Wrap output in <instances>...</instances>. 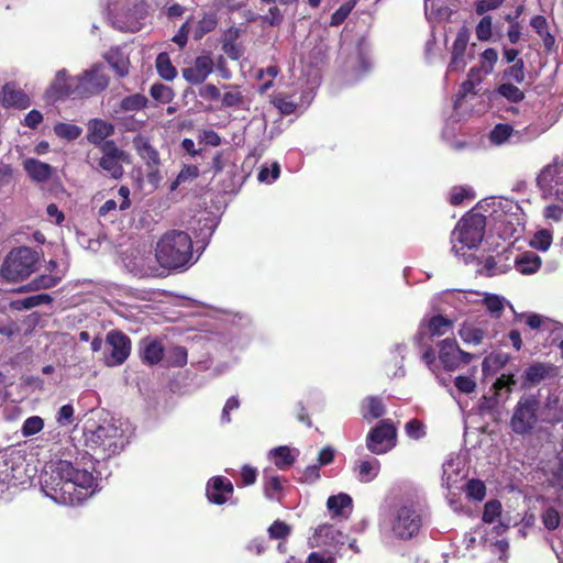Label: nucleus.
Here are the masks:
<instances>
[{"label": "nucleus", "instance_id": "f257e3e1", "mask_svg": "<svg viewBox=\"0 0 563 563\" xmlns=\"http://www.w3.org/2000/svg\"><path fill=\"white\" fill-rule=\"evenodd\" d=\"M42 490L54 501L75 505L93 493L97 479L86 467L66 460L51 461L41 475Z\"/></svg>", "mask_w": 563, "mask_h": 563}, {"label": "nucleus", "instance_id": "f03ea898", "mask_svg": "<svg viewBox=\"0 0 563 563\" xmlns=\"http://www.w3.org/2000/svg\"><path fill=\"white\" fill-rule=\"evenodd\" d=\"M84 439L86 448L101 459L120 453L128 442L122 424L114 419H104L101 423L88 420Z\"/></svg>", "mask_w": 563, "mask_h": 563}, {"label": "nucleus", "instance_id": "7ed1b4c3", "mask_svg": "<svg viewBox=\"0 0 563 563\" xmlns=\"http://www.w3.org/2000/svg\"><path fill=\"white\" fill-rule=\"evenodd\" d=\"M155 257L164 268L187 269L195 263L190 235L180 230L164 233L156 244Z\"/></svg>", "mask_w": 563, "mask_h": 563}, {"label": "nucleus", "instance_id": "20e7f679", "mask_svg": "<svg viewBox=\"0 0 563 563\" xmlns=\"http://www.w3.org/2000/svg\"><path fill=\"white\" fill-rule=\"evenodd\" d=\"M486 219L479 213L467 214L462 218L452 232V252L456 256H464V250L477 247L484 238Z\"/></svg>", "mask_w": 563, "mask_h": 563}, {"label": "nucleus", "instance_id": "39448f33", "mask_svg": "<svg viewBox=\"0 0 563 563\" xmlns=\"http://www.w3.org/2000/svg\"><path fill=\"white\" fill-rule=\"evenodd\" d=\"M40 254L27 246L11 250L1 265V277L10 283L22 282L35 272Z\"/></svg>", "mask_w": 563, "mask_h": 563}, {"label": "nucleus", "instance_id": "423d86ee", "mask_svg": "<svg viewBox=\"0 0 563 563\" xmlns=\"http://www.w3.org/2000/svg\"><path fill=\"white\" fill-rule=\"evenodd\" d=\"M540 402L532 396L521 397L514 408L510 428L518 435L530 434L539 421Z\"/></svg>", "mask_w": 563, "mask_h": 563}, {"label": "nucleus", "instance_id": "0eeeda50", "mask_svg": "<svg viewBox=\"0 0 563 563\" xmlns=\"http://www.w3.org/2000/svg\"><path fill=\"white\" fill-rule=\"evenodd\" d=\"M537 183L544 197L563 200V159L555 157L544 166Z\"/></svg>", "mask_w": 563, "mask_h": 563}, {"label": "nucleus", "instance_id": "6e6552de", "mask_svg": "<svg viewBox=\"0 0 563 563\" xmlns=\"http://www.w3.org/2000/svg\"><path fill=\"white\" fill-rule=\"evenodd\" d=\"M103 363L109 367L122 365L131 353L129 336L120 331H110L104 341Z\"/></svg>", "mask_w": 563, "mask_h": 563}, {"label": "nucleus", "instance_id": "1a4fd4ad", "mask_svg": "<svg viewBox=\"0 0 563 563\" xmlns=\"http://www.w3.org/2000/svg\"><path fill=\"white\" fill-rule=\"evenodd\" d=\"M421 527L420 515L409 506L399 507L391 519V531L397 538L410 539Z\"/></svg>", "mask_w": 563, "mask_h": 563}, {"label": "nucleus", "instance_id": "9d476101", "mask_svg": "<svg viewBox=\"0 0 563 563\" xmlns=\"http://www.w3.org/2000/svg\"><path fill=\"white\" fill-rule=\"evenodd\" d=\"M99 168L114 179L121 178L123 175L122 164L130 163L129 154L119 150L112 141L102 144Z\"/></svg>", "mask_w": 563, "mask_h": 563}, {"label": "nucleus", "instance_id": "9b49d317", "mask_svg": "<svg viewBox=\"0 0 563 563\" xmlns=\"http://www.w3.org/2000/svg\"><path fill=\"white\" fill-rule=\"evenodd\" d=\"M439 360L446 371H455L462 365H466L473 358V355L461 350L454 339H444L439 342Z\"/></svg>", "mask_w": 563, "mask_h": 563}, {"label": "nucleus", "instance_id": "f8f14e48", "mask_svg": "<svg viewBox=\"0 0 563 563\" xmlns=\"http://www.w3.org/2000/svg\"><path fill=\"white\" fill-rule=\"evenodd\" d=\"M396 444V428L387 420L382 421L367 435V449L375 454H383Z\"/></svg>", "mask_w": 563, "mask_h": 563}, {"label": "nucleus", "instance_id": "ddd939ff", "mask_svg": "<svg viewBox=\"0 0 563 563\" xmlns=\"http://www.w3.org/2000/svg\"><path fill=\"white\" fill-rule=\"evenodd\" d=\"M108 85L109 77L104 73L103 67L96 65L78 77L75 91L82 97H88L101 92Z\"/></svg>", "mask_w": 563, "mask_h": 563}, {"label": "nucleus", "instance_id": "4468645a", "mask_svg": "<svg viewBox=\"0 0 563 563\" xmlns=\"http://www.w3.org/2000/svg\"><path fill=\"white\" fill-rule=\"evenodd\" d=\"M471 31L466 26H462L451 48V59L448 66L449 73L462 71L467 65L466 48L470 41Z\"/></svg>", "mask_w": 563, "mask_h": 563}, {"label": "nucleus", "instance_id": "2eb2a0df", "mask_svg": "<svg viewBox=\"0 0 563 563\" xmlns=\"http://www.w3.org/2000/svg\"><path fill=\"white\" fill-rule=\"evenodd\" d=\"M452 325V320L441 314L433 316L430 319H423L420 322L415 341L417 344H422L424 335H429L430 338L442 336L451 331Z\"/></svg>", "mask_w": 563, "mask_h": 563}, {"label": "nucleus", "instance_id": "dca6fc26", "mask_svg": "<svg viewBox=\"0 0 563 563\" xmlns=\"http://www.w3.org/2000/svg\"><path fill=\"white\" fill-rule=\"evenodd\" d=\"M213 71V60L209 55L198 56L191 66L183 69V77L192 85L201 84Z\"/></svg>", "mask_w": 563, "mask_h": 563}, {"label": "nucleus", "instance_id": "f3484780", "mask_svg": "<svg viewBox=\"0 0 563 563\" xmlns=\"http://www.w3.org/2000/svg\"><path fill=\"white\" fill-rule=\"evenodd\" d=\"M233 493L232 483L223 477H214L207 487L208 499L217 505H222Z\"/></svg>", "mask_w": 563, "mask_h": 563}, {"label": "nucleus", "instance_id": "a211bd4d", "mask_svg": "<svg viewBox=\"0 0 563 563\" xmlns=\"http://www.w3.org/2000/svg\"><path fill=\"white\" fill-rule=\"evenodd\" d=\"M88 134L87 139L91 144L100 145L104 144V140L113 134L114 126L101 119H92L87 124Z\"/></svg>", "mask_w": 563, "mask_h": 563}, {"label": "nucleus", "instance_id": "6ab92c4d", "mask_svg": "<svg viewBox=\"0 0 563 563\" xmlns=\"http://www.w3.org/2000/svg\"><path fill=\"white\" fill-rule=\"evenodd\" d=\"M23 168L27 176L35 183L47 181L54 172V168L44 162L36 158H26L23 161Z\"/></svg>", "mask_w": 563, "mask_h": 563}, {"label": "nucleus", "instance_id": "aec40b11", "mask_svg": "<svg viewBox=\"0 0 563 563\" xmlns=\"http://www.w3.org/2000/svg\"><path fill=\"white\" fill-rule=\"evenodd\" d=\"M133 146L137 154L145 162L147 167L159 166L161 159L156 148L150 143L146 136L137 135L133 139Z\"/></svg>", "mask_w": 563, "mask_h": 563}, {"label": "nucleus", "instance_id": "412c9836", "mask_svg": "<svg viewBox=\"0 0 563 563\" xmlns=\"http://www.w3.org/2000/svg\"><path fill=\"white\" fill-rule=\"evenodd\" d=\"M142 360L150 365L159 363L164 356V346L161 341L144 339L141 343Z\"/></svg>", "mask_w": 563, "mask_h": 563}, {"label": "nucleus", "instance_id": "4be33fe9", "mask_svg": "<svg viewBox=\"0 0 563 563\" xmlns=\"http://www.w3.org/2000/svg\"><path fill=\"white\" fill-rule=\"evenodd\" d=\"M343 534L331 525H321L316 529L314 542L318 547L341 543Z\"/></svg>", "mask_w": 563, "mask_h": 563}, {"label": "nucleus", "instance_id": "5701e85b", "mask_svg": "<svg viewBox=\"0 0 563 563\" xmlns=\"http://www.w3.org/2000/svg\"><path fill=\"white\" fill-rule=\"evenodd\" d=\"M118 196L120 198L119 203L114 199H109L99 208L98 213L100 217H106L108 213L117 209L123 211L130 208V189L126 186L120 187V189L118 190Z\"/></svg>", "mask_w": 563, "mask_h": 563}, {"label": "nucleus", "instance_id": "b1692460", "mask_svg": "<svg viewBox=\"0 0 563 563\" xmlns=\"http://www.w3.org/2000/svg\"><path fill=\"white\" fill-rule=\"evenodd\" d=\"M327 507L333 516L347 517L352 510V498L343 493L330 496L327 501Z\"/></svg>", "mask_w": 563, "mask_h": 563}, {"label": "nucleus", "instance_id": "393cba45", "mask_svg": "<svg viewBox=\"0 0 563 563\" xmlns=\"http://www.w3.org/2000/svg\"><path fill=\"white\" fill-rule=\"evenodd\" d=\"M264 494L269 500H279L283 490V483L279 476L275 475L272 470H264L263 474Z\"/></svg>", "mask_w": 563, "mask_h": 563}, {"label": "nucleus", "instance_id": "a878e982", "mask_svg": "<svg viewBox=\"0 0 563 563\" xmlns=\"http://www.w3.org/2000/svg\"><path fill=\"white\" fill-rule=\"evenodd\" d=\"M540 266L541 258L533 252H525L515 260L516 269L523 275L536 273Z\"/></svg>", "mask_w": 563, "mask_h": 563}, {"label": "nucleus", "instance_id": "bb28decb", "mask_svg": "<svg viewBox=\"0 0 563 563\" xmlns=\"http://www.w3.org/2000/svg\"><path fill=\"white\" fill-rule=\"evenodd\" d=\"M380 463L377 459L360 461L355 467L356 476L362 483L372 482L379 473Z\"/></svg>", "mask_w": 563, "mask_h": 563}, {"label": "nucleus", "instance_id": "cd10ccee", "mask_svg": "<svg viewBox=\"0 0 563 563\" xmlns=\"http://www.w3.org/2000/svg\"><path fill=\"white\" fill-rule=\"evenodd\" d=\"M553 367L544 363H536L529 366L525 372V380L531 385H537L551 376Z\"/></svg>", "mask_w": 563, "mask_h": 563}, {"label": "nucleus", "instance_id": "c85d7f7f", "mask_svg": "<svg viewBox=\"0 0 563 563\" xmlns=\"http://www.w3.org/2000/svg\"><path fill=\"white\" fill-rule=\"evenodd\" d=\"M521 137L519 131H515L509 124H497L490 132V142L496 145H501L507 141L516 139L519 141Z\"/></svg>", "mask_w": 563, "mask_h": 563}, {"label": "nucleus", "instance_id": "c756f323", "mask_svg": "<svg viewBox=\"0 0 563 563\" xmlns=\"http://www.w3.org/2000/svg\"><path fill=\"white\" fill-rule=\"evenodd\" d=\"M106 58L112 69L120 76L125 77L129 74V58L119 49H110L106 55Z\"/></svg>", "mask_w": 563, "mask_h": 563}, {"label": "nucleus", "instance_id": "7c9ffc66", "mask_svg": "<svg viewBox=\"0 0 563 563\" xmlns=\"http://www.w3.org/2000/svg\"><path fill=\"white\" fill-rule=\"evenodd\" d=\"M459 335L465 343L478 345L487 336V333L479 327L463 324L459 330Z\"/></svg>", "mask_w": 563, "mask_h": 563}, {"label": "nucleus", "instance_id": "2f4dec72", "mask_svg": "<svg viewBox=\"0 0 563 563\" xmlns=\"http://www.w3.org/2000/svg\"><path fill=\"white\" fill-rule=\"evenodd\" d=\"M385 413V407L380 399L368 397L363 401L362 415L365 419L372 420L382 417Z\"/></svg>", "mask_w": 563, "mask_h": 563}, {"label": "nucleus", "instance_id": "473e14b6", "mask_svg": "<svg viewBox=\"0 0 563 563\" xmlns=\"http://www.w3.org/2000/svg\"><path fill=\"white\" fill-rule=\"evenodd\" d=\"M495 93L514 103L520 102L525 98V92L510 81L500 84Z\"/></svg>", "mask_w": 563, "mask_h": 563}, {"label": "nucleus", "instance_id": "72a5a7b5", "mask_svg": "<svg viewBox=\"0 0 563 563\" xmlns=\"http://www.w3.org/2000/svg\"><path fill=\"white\" fill-rule=\"evenodd\" d=\"M460 477V461L459 459H450L443 464L442 481L448 488L454 486Z\"/></svg>", "mask_w": 563, "mask_h": 563}, {"label": "nucleus", "instance_id": "f704fd0d", "mask_svg": "<svg viewBox=\"0 0 563 563\" xmlns=\"http://www.w3.org/2000/svg\"><path fill=\"white\" fill-rule=\"evenodd\" d=\"M3 101L19 108H26L30 104L26 95L10 85L3 87Z\"/></svg>", "mask_w": 563, "mask_h": 563}, {"label": "nucleus", "instance_id": "c9c22d12", "mask_svg": "<svg viewBox=\"0 0 563 563\" xmlns=\"http://www.w3.org/2000/svg\"><path fill=\"white\" fill-rule=\"evenodd\" d=\"M484 305L487 311L494 317L499 318L506 306L512 309V306L501 296L486 295L484 297Z\"/></svg>", "mask_w": 563, "mask_h": 563}, {"label": "nucleus", "instance_id": "e433bc0d", "mask_svg": "<svg viewBox=\"0 0 563 563\" xmlns=\"http://www.w3.org/2000/svg\"><path fill=\"white\" fill-rule=\"evenodd\" d=\"M156 68L158 75L165 80H173L177 75L176 68L173 66L166 53H161L157 56Z\"/></svg>", "mask_w": 563, "mask_h": 563}, {"label": "nucleus", "instance_id": "4c0bfd02", "mask_svg": "<svg viewBox=\"0 0 563 563\" xmlns=\"http://www.w3.org/2000/svg\"><path fill=\"white\" fill-rule=\"evenodd\" d=\"M275 465L280 470H286L294 464L295 459L288 446H279L271 451Z\"/></svg>", "mask_w": 563, "mask_h": 563}, {"label": "nucleus", "instance_id": "58836bf2", "mask_svg": "<svg viewBox=\"0 0 563 563\" xmlns=\"http://www.w3.org/2000/svg\"><path fill=\"white\" fill-rule=\"evenodd\" d=\"M51 88L57 97L67 96L73 92L71 87L68 84L67 71L65 69H60L56 73Z\"/></svg>", "mask_w": 563, "mask_h": 563}, {"label": "nucleus", "instance_id": "ea45409f", "mask_svg": "<svg viewBox=\"0 0 563 563\" xmlns=\"http://www.w3.org/2000/svg\"><path fill=\"white\" fill-rule=\"evenodd\" d=\"M222 104L227 108H243L245 104V97L238 87H230L222 97Z\"/></svg>", "mask_w": 563, "mask_h": 563}, {"label": "nucleus", "instance_id": "a19ab883", "mask_svg": "<svg viewBox=\"0 0 563 563\" xmlns=\"http://www.w3.org/2000/svg\"><path fill=\"white\" fill-rule=\"evenodd\" d=\"M531 26L540 36H543L544 45L550 47L554 43V38L548 32V23L544 16L536 15L530 21Z\"/></svg>", "mask_w": 563, "mask_h": 563}, {"label": "nucleus", "instance_id": "79ce46f5", "mask_svg": "<svg viewBox=\"0 0 563 563\" xmlns=\"http://www.w3.org/2000/svg\"><path fill=\"white\" fill-rule=\"evenodd\" d=\"M54 132L57 136L68 140V141H71V140H76L77 137H79L82 130H81V128H79L75 124L57 123L54 126Z\"/></svg>", "mask_w": 563, "mask_h": 563}, {"label": "nucleus", "instance_id": "37998d69", "mask_svg": "<svg viewBox=\"0 0 563 563\" xmlns=\"http://www.w3.org/2000/svg\"><path fill=\"white\" fill-rule=\"evenodd\" d=\"M552 243V233L548 229L539 230L530 241V245L539 251H547Z\"/></svg>", "mask_w": 563, "mask_h": 563}, {"label": "nucleus", "instance_id": "c03bdc74", "mask_svg": "<svg viewBox=\"0 0 563 563\" xmlns=\"http://www.w3.org/2000/svg\"><path fill=\"white\" fill-rule=\"evenodd\" d=\"M44 428V420L38 416L29 417L22 424L21 433L29 438L37 434Z\"/></svg>", "mask_w": 563, "mask_h": 563}, {"label": "nucleus", "instance_id": "a18cd8bd", "mask_svg": "<svg viewBox=\"0 0 563 563\" xmlns=\"http://www.w3.org/2000/svg\"><path fill=\"white\" fill-rule=\"evenodd\" d=\"M504 78L508 81H515L517 84H521L525 81V63L522 59H517L516 63L508 67L504 73Z\"/></svg>", "mask_w": 563, "mask_h": 563}, {"label": "nucleus", "instance_id": "49530a36", "mask_svg": "<svg viewBox=\"0 0 563 563\" xmlns=\"http://www.w3.org/2000/svg\"><path fill=\"white\" fill-rule=\"evenodd\" d=\"M187 350L183 346L172 347L166 356V362L169 366L183 367L187 364Z\"/></svg>", "mask_w": 563, "mask_h": 563}, {"label": "nucleus", "instance_id": "de8ad7c7", "mask_svg": "<svg viewBox=\"0 0 563 563\" xmlns=\"http://www.w3.org/2000/svg\"><path fill=\"white\" fill-rule=\"evenodd\" d=\"M146 103L147 99L145 96L134 93L122 99L121 109L124 111H136L143 109Z\"/></svg>", "mask_w": 563, "mask_h": 563}, {"label": "nucleus", "instance_id": "09e8293b", "mask_svg": "<svg viewBox=\"0 0 563 563\" xmlns=\"http://www.w3.org/2000/svg\"><path fill=\"white\" fill-rule=\"evenodd\" d=\"M64 274L41 275L32 280V288L35 290L47 289L56 286L63 278Z\"/></svg>", "mask_w": 563, "mask_h": 563}, {"label": "nucleus", "instance_id": "8fccbe9b", "mask_svg": "<svg viewBox=\"0 0 563 563\" xmlns=\"http://www.w3.org/2000/svg\"><path fill=\"white\" fill-rule=\"evenodd\" d=\"M218 24V20L216 14L209 13L206 14L198 23V26L195 31V38L199 40L205 34L213 31Z\"/></svg>", "mask_w": 563, "mask_h": 563}, {"label": "nucleus", "instance_id": "3c124183", "mask_svg": "<svg viewBox=\"0 0 563 563\" xmlns=\"http://www.w3.org/2000/svg\"><path fill=\"white\" fill-rule=\"evenodd\" d=\"M291 533V527L285 521L276 520L268 528L271 539L285 540Z\"/></svg>", "mask_w": 563, "mask_h": 563}, {"label": "nucleus", "instance_id": "603ef678", "mask_svg": "<svg viewBox=\"0 0 563 563\" xmlns=\"http://www.w3.org/2000/svg\"><path fill=\"white\" fill-rule=\"evenodd\" d=\"M501 503L496 499L488 500L484 506L483 521L493 523L501 515Z\"/></svg>", "mask_w": 563, "mask_h": 563}, {"label": "nucleus", "instance_id": "864d4df0", "mask_svg": "<svg viewBox=\"0 0 563 563\" xmlns=\"http://www.w3.org/2000/svg\"><path fill=\"white\" fill-rule=\"evenodd\" d=\"M466 495L468 498L481 501L485 498L486 487L479 479H471L466 485Z\"/></svg>", "mask_w": 563, "mask_h": 563}, {"label": "nucleus", "instance_id": "5fc2aeb1", "mask_svg": "<svg viewBox=\"0 0 563 563\" xmlns=\"http://www.w3.org/2000/svg\"><path fill=\"white\" fill-rule=\"evenodd\" d=\"M498 60V53L495 48H486L481 54V67L486 74H490Z\"/></svg>", "mask_w": 563, "mask_h": 563}, {"label": "nucleus", "instance_id": "6e6d98bb", "mask_svg": "<svg viewBox=\"0 0 563 563\" xmlns=\"http://www.w3.org/2000/svg\"><path fill=\"white\" fill-rule=\"evenodd\" d=\"M476 37L482 41L486 42L490 40L493 31H492V16L485 15L481 19V21L477 23L475 27Z\"/></svg>", "mask_w": 563, "mask_h": 563}, {"label": "nucleus", "instance_id": "4d7b16f0", "mask_svg": "<svg viewBox=\"0 0 563 563\" xmlns=\"http://www.w3.org/2000/svg\"><path fill=\"white\" fill-rule=\"evenodd\" d=\"M355 5V1H346L340 5V8L331 15L330 24L332 26L340 25L351 13Z\"/></svg>", "mask_w": 563, "mask_h": 563}, {"label": "nucleus", "instance_id": "13d9d810", "mask_svg": "<svg viewBox=\"0 0 563 563\" xmlns=\"http://www.w3.org/2000/svg\"><path fill=\"white\" fill-rule=\"evenodd\" d=\"M151 96L163 103H168L173 99V91L163 84H154L150 90Z\"/></svg>", "mask_w": 563, "mask_h": 563}, {"label": "nucleus", "instance_id": "bf43d9fd", "mask_svg": "<svg viewBox=\"0 0 563 563\" xmlns=\"http://www.w3.org/2000/svg\"><path fill=\"white\" fill-rule=\"evenodd\" d=\"M541 520L548 530H555L560 526L561 517L556 509L549 507L542 512Z\"/></svg>", "mask_w": 563, "mask_h": 563}, {"label": "nucleus", "instance_id": "052dcab7", "mask_svg": "<svg viewBox=\"0 0 563 563\" xmlns=\"http://www.w3.org/2000/svg\"><path fill=\"white\" fill-rule=\"evenodd\" d=\"M199 169L195 165L185 166L178 174L175 181L172 184L170 189L175 190L180 184L197 178Z\"/></svg>", "mask_w": 563, "mask_h": 563}, {"label": "nucleus", "instance_id": "680f3d73", "mask_svg": "<svg viewBox=\"0 0 563 563\" xmlns=\"http://www.w3.org/2000/svg\"><path fill=\"white\" fill-rule=\"evenodd\" d=\"M405 430L407 435L415 440L421 439L426 434L423 424L417 419L408 421Z\"/></svg>", "mask_w": 563, "mask_h": 563}, {"label": "nucleus", "instance_id": "e2e57ef3", "mask_svg": "<svg viewBox=\"0 0 563 563\" xmlns=\"http://www.w3.org/2000/svg\"><path fill=\"white\" fill-rule=\"evenodd\" d=\"M52 298L47 294H38L30 296L22 301V306L25 309H31L41 305L49 303Z\"/></svg>", "mask_w": 563, "mask_h": 563}, {"label": "nucleus", "instance_id": "0e129e2a", "mask_svg": "<svg viewBox=\"0 0 563 563\" xmlns=\"http://www.w3.org/2000/svg\"><path fill=\"white\" fill-rule=\"evenodd\" d=\"M74 407L69 404L59 408L56 415V421L59 426H69L73 422Z\"/></svg>", "mask_w": 563, "mask_h": 563}, {"label": "nucleus", "instance_id": "69168bd1", "mask_svg": "<svg viewBox=\"0 0 563 563\" xmlns=\"http://www.w3.org/2000/svg\"><path fill=\"white\" fill-rule=\"evenodd\" d=\"M455 387L464 394H471L476 388V383L468 376H457L455 378Z\"/></svg>", "mask_w": 563, "mask_h": 563}, {"label": "nucleus", "instance_id": "338daca9", "mask_svg": "<svg viewBox=\"0 0 563 563\" xmlns=\"http://www.w3.org/2000/svg\"><path fill=\"white\" fill-rule=\"evenodd\" d=\"M472 191L467 188L459 187L453 188L450 197V202L454 206L461 205L464 199L470 198Z\"/></svg>", "mask_w": 563, "mask_h": 563}, {"label": "nucleus", "instance_id": "774afa93", "mask_svg": "<svg viewBox=\"0 0 563 563\" xmlns=\"http://www.w3.org/2000/svg\"><path fill=\"white\" fill-rule=\"evenodd\" d=\"M242 483L245 486L253 485L257 478V470L250 465H244L241 471Z\"/></svg>", "mask_w": 563, "mask_h": 563}]
</instances>
